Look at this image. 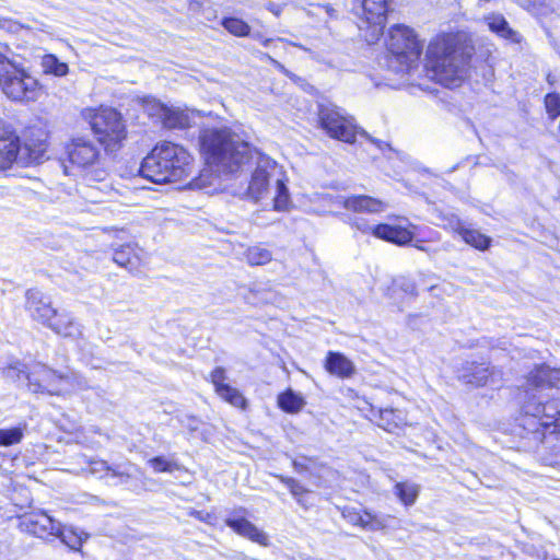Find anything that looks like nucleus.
<instances>
[{
  "instance_id": "1",
  "label": "nucleus",
  "mask_w": 560,
  "mask_h": 560,
  "mask_svg": "<svg viewBox=\"0 0 560 560\" xmlns=\"http://www.w3.org/2000/svg\"><path fill=\"white\" fill-rule=\"evenodd\" d=\"M524 387L517 434L537 446L550 428L560 427V369L536 368Z\"/></svg>"
},
{
  "instance_id": "2",
  "label": "nucleus",
  "mask_w": 560,
  "mask_h": 560,
  "mask_svg": "<svg viewBox=\"0 0 560 560\" xmlns=\"http://www.w3.org/2000/svg\"><path fill=\"white\" fill-rule=\"evenodd\" d=\"M472 50L459 35L438 36L427 48V75L446 88L460 85L467 75Z\"/></svg>"
},
{
  "instance_id": "3",
  "label": "nucleus",
  "mask_w": 560,
  "mask_h": 560,
  "mask_svg": "<svg viewBox=\"0 0 560 560\" xmlns=\"http://www.w3.org/2000/svg\"><path fill=\"white\" fill-rule=\"evenodd\" d=\"M201 153L219 172L234 173L253 160V149L228 128L205 129L200 135Z\"/></svg>"
},
{
  "instance_id": "4",
  "label": "nucleus",
  "mask_w": 560,
  "mask_h": 560,
  "mask_svg": "<svg viewBox=\"0 0 560 560\" xmlns=\"http://www.w3.org/2000/svg\"><path fill=\"white\" fill-rule=\"evenodd\" d=\"M254 159L256 160V167L248 184L247 195L258 201L268 192L270 184L275 183L273 208L278 211L287 210L290 205V195L284 183L282 168L276 161L257 150L253 151Z\"/></svg>"
},
{
  "instance_id": "5",
  "label": "nucleus",
  "mask_w": 560,
  "mask_h": 560,
  "mask_svg": "<svg viewBox=\"0 0 560 560\" xmlns=\"http://www.w3.org/2000/svg\"><path fill=\"white\" fill-rule=\"evenodd\" d=\"M388 67L396 73L408 72L417 63L422 46L411 28L394 25L387 40Z\"/></svg>"
},
{
  "instance_id": "6",
  "label": "nucleus",
  "mask_w": 560,
  "mask_h": 560,
  "mask_svg": "<svg viewBox=\"0 0 560 560\" xmlns=\"http://www.w3.org/2000/svg\"><path fill=\"white\" fill-rule=\"evenodd\" d=\"M84 117L98 142L107 150L118 148L127 137L126 124L121 114L112 107H101L93 113L88 109L84 112Z\"/></svg>"
},
{
  "instance_id": "7",
  "label": "nucleus",
  "mask_w": 560,
  "mask_h": 560,
  "mask_svg": "<svg viewBox=\"0 0 560 560\" xmlns=\"http://www.w3.org/2000/svg\"><path fill=\"white\" fill-rule=\"evenodd\" d=\"M0 88L13 101H31L35 96V79L1 51Z\"/></svg>"
},
{
  "instance_id": "8",
  "label": "nucleus",
  "mask_w": 560,
  "mask_h": 560,
  "mask_svg": "<svg viewBox=\"0 0 560 560\" xmlns=\"http://www.w3.org/2000/svg\"><path fill=\"white\" fill-rule=\"evenodd\" d=\"M177 158V162L186 159V150L172 142H163L155 145L149 155H147L139 168V174L154 184L170 183L171 174L168 173L167 163L171 159Z\"/></svg>"
},
{
  "instance_id": "9",
  "label": "nucleus",
  "mask_w": 560,
  "mask_h": 560,
  "mask_svg": "<svg viewBox=\"0 0 560 560\" xmlns=\"http://www.w3.org/2000/svg\"><path fill=\"white\" fill-rule=\"evenodd\" d=\"M34 161L32 149H22L19 137L0 119V170L9 168L13 163L28 166Z\"/></svg>"
},
{
  "instance_id": "10",
  "label": "nucleus",
  "mask_w": 560,
  "mask_h": 560,
  "mask_svg": "<svg viewBox=\"0 0 560 560\" xmlns=\"http://www.w3.org/2000/svg\"><path fill=\"white\" fill-rule=\"evenodd\" d=\"M353 13L360 19L359 27L371 28V38L377 40L386 22V0H354Z\"/></svg>"
},
{
  "instance_id": "11",
  "label": "nucleus",
  "mask_w": 560,
  "mask_h": 560,
  "mask_svg": "<svg viewBox=\"0 0 560 560\" xmlns=\"http://www.w3.org/2000/svg\"><path fill=\"white\" fill-rule=\"evenodd\" d=\"M318 117L320 127L329 137L347 143H353L355 141V126L352 119L346 117L339 108L334 106H320Z\"/></svg>"
},
{
  "instance_id": "12",
  "label": "nucleus",
  "mask_w": 560,
  "mask_h": 560,
  "mask_svg": "<svg viewBox=\"0 0 560 560\" xmlns=\"http://www.w3.org/2000/svg\"><path fill=\"white\" fill-rule=\"evenodd\" d=\"M85 382L80 376L71 374H59L46 365L37 368V393L46 390L48 394L68 393L75 388L82 389Z\"/></svg>"
},
{
  "instance_id": "13",
  "label": "nucleus",
  "mask_w": 560,
  "mask_h": 560,
  "mask_svg": "<svg viewBox=\"0 0 560 560\" xmlns=\"http://www.w3.org/2000/svg\"><path fill=\"white\" fill-rule=\"evenodd\" d=\"M37 319L48 326L57 335L77 339L82 335L80 325L66 313H58L50 305L37 307Z\"/></svg>"
},
{
  "instance_id": "14",
  "label": "nucleus",
  "mask_w": 560,
  "mask_h": 560,
  "mask_svg": "<svg viewBox=\"0 0 560 560\" xmlns=\"http://www.w3.org/2000/svg\"><path fill=\"white\" fill-rule=\"evenodd\" d=\"M69 162L78 167L85 168L94 165L100 159L98 147L90 139L73 138L66 147Z\"/></svg>"
},
{
  "instance_id": "15",
  "label": "nucleus",
  "mask_w": 560,
  "mask_h": 560,
  "mask_svg": "<svg viewBox=\"0 0 560 560\" xmlns=\"http://www.w3.org/2000/svg\"><path fill=\"white\" fill-rule=\"evenodd\" d=\"M135 466L130 462L109 465L103 459H91L89 462L88 471L97 476L100 479L110 477L117 481L114 485H122L128 482L132 477L131 468Z\"/></svg>"
},
{
  "instance_id": "16",
  "label": "nucleus",
  "mask_w": 560,
  "mask_h": 560,
  "mask_svg": "<svg viewBox=\"0 0 560 560\" xmlns=\"http://www.w3.org/2000/svg\"><path fill=\"white\" fill-rule=\"evenodd\" d=\"M501 373L495 371L492 366L486 364H475L471 363L464 369V372L460 375V378L466 383L474 386H485L495 383L494 378L500 376Z\"/></svg>"
},
{
  "instance_id": "17",
  "label": "nucleus",
  "mask_w": 560,
  "mask_h": 560,
  "mask_svg": "<svg viewBox=\"0 0 560 560\" xmlns=\"http://www.w3.org/2000/svg\"><path fill=\"white\" fill-rule=\"evenodd\" d=\"M340 203L354 212L378 213L386 209V203L365 195L340 198Z\"/></svg>"
},
{
  "instance_id": "18",
  "label": "nucleus",
  "mask_w": 560,
  "mask_h": 560,
  "mask_svg": "<svg viewBox=\"0 0 560 560\" xmlns=\"http://www.w3.org/2000/svg\"><path fill=\"white\" fill-rule=\"evenodd\" d=\"M225 524L238 535L248 538L252 541L258 542L262 546L268 545V536L261 532L257 526L244 517H230L225 520Z\"/></svg>"
},
{
  "instance_id": "19",
  "label": "nucleus",
  "mask_w": 560,
  "mask_h": 560,
  "mask_svg": "<svg viewBox=\"0 0 560 560\" xmlns=\"http://www.w3.org/2000/svg\"><path fill=\"white\" fill-rule=\"evenodd\" d=\"M141 249L131 244L121 245L113 254V260L129 272L138 271L141 266Z\"/></svg>"
},
{
  "instance_id": "20",
  "label": "nucleus",
  "mask_w": 560,
  "mask_h": 560,
  "mask_svg": "<svg viewBox=\"0 0 560 560\" xmlns=\"http://www.w3.org/2000/svg\"><path fill=\"white\" fill-rule=\"evenodd\" d=\"M325 369L340 378H349L354 372V364L340 352L329 351L325 360Z\"/></svg>"
},
{
  "instance_id": "21",
  "label": "nucleus",
  "mask_w": 560,
  "mask_h": 560,
  "mask_svg": "<svg viewBox=\"0 0 560 560\" xmlns=\"http://www.w3.org/2000/svg\"><path fill=\"white\" fill-rule=\"evenodd\" d=\"M373 235L398 245H406L413 238V235L409 230L389 224H378L374 226Z\"/></svg>"
},
{
  "instance_id": "22",
  "label": "nucleus",
  "mask_w": 560,
  "mask_h": 560,
  "mask_svg": "<svg viewBox=\"0 0 560 560\" xmlns=\"http://www.w3.org/2000/svg\"><path fill=\"white\" fill-rule=\"evenodd\" d=\"M377 425L387 432H395L406 423V415L402 410L394 408L378 409Z\"/></svg>"
},
{
  "instance_id": "23",
  "label": "nucleus",
  "mask_w": 560,
  "mask_h": 560,
  "mask_svg": "<svg viewBox=\"0 0 560 560\" xmlns=\"http://www.w3.org/2000/svg\"><path fill=\"white\" fill-rule=\"evenodd\" d=\"M191 119L192 117L188 110L167 106L161 122L167 129H185L190 127Z\"/></svg>"
},
{
  "instance_id": "24",
  "label": "nucleus",
  "mask_w": 560,
  "mask_h": 560,
  "mask_svg": "<svg viewBox=\"0 0 560 560\" xmlns=\"http://www.w3.org/2000/svg\"><path fill=\"white\" fill-rule=\"evenodd\" d=\"M485 20L489 28L502 38L510 39L514 43H520L522 40V36L510 27L508 21L502 14H490L486 16Z\"/></svg>"
},
{
  "instance_id": "25",
  "label": "nucleus",
  "mask_w": 560,
  "mask_h": 560,
  "mask_svg": "<svg viewBox=\"0 0 560 560\" xmlns=\"http://www.w3.org/2000/svg\"><path fill=\"white\" fill-rule=\"evenodd\" d=\"M57 538H59L62 544L69 547V549L79 551L81 553V558H83L81 547L89 539V534L79 528L61 526Z\"/></svg>"
},
{
  "instance_id": "26",
  "label": "nucleus",
  "mask_w": 560,
  "mask_h": 560,
  "mask_svg": "<svg viewBox=\"0 0 560 560\" xmlns=\"http://www.w3.org/2000/svg\"><path fill=\"white\" fill-rule=\"evenodd\" d=\"M61 528L60 522L56 521L52 516L47 514L44 510H37V538L49 539L50 537L57 538Z\"/></svg>"
},
{
  "instance_id": "27",
  "label": "nucleus",
  "mask_w": 560,
  "mask_h": 560,
  "mask_svg": "<svg viewBox=\"0 0 560 560\" xmlns=\"http://www.w3.org/2000/svg\"><path fill=\"white\" fill-rule=\"evenodd\" d=\"M305 405L306 401L304 397L291 388L287 389L278 396V406L288 413H298L304 408Z\"/></svg>"
},
{
  "instance_id": "28",
  "label": "nucleus",
  "mask_w": 560,
  "mask_h": 560,
  "mask_svg": "<svg viewBox=\"0 0 560 560\" xmlns=\"http://www.w3.org/2000/svg\"><path fill=\"white\" fill-rule=\"evenodd\" d=\"M182 162H177V158L171 159L167 163L168 173L171 174L170 183L179 182L190 176L192 172L191 156L186 151V159Z\"/></svg>"
},
{
  "instance_id": "29",
  "label": "nucleus",
  "mask_w": 560,
  "mask_h": 560,
  "mask_svg": "<svg viewBox=\"0 0 560 560\" xmlns=\"http://www.w3.org/2000/svg\"><path fill=\"white\" fill-rule=\"evenodd\" d=\"M342 515L348 520V522L352 523L353 525H359L362 528L377 530L382 527V523L369 512L360 514L359 512L352 510H345Z\"/></svg>"
},
{
  "instance_id": "30",
  "label": "nucleus",
  "mask_w": 560,
  "mask_h": 560,
  "mask_svg": "<svg viewBox=\"0 0 560 560\" xmlns=\"http://www.w3.org/2000/svg\"><path fill=\"white\" fill-rule=\"evenodd\" d=\"M244 256L250 266H262L272 260V253L262 244L249 246Z\"/></svg>"
},
{
  "instance_id": "31",
  "label": "nucleus",
  "mask_w": 560,
  "mask_h": 560,
  "mask_svg": "<svg viewBox=\"0 0 560 560\" xmlns=\"http://www.w3.org/2000/svg\"><path fill=\"white\" fill-rule=\"evenodd\" d=\"M462 240L475 247L479 250H486L491 245V238L485 234H482L480 231L467 228L465 231H462Z\"/></svg>"
},
{
  "instance_id": "32",
  "label": "nucleus",
  "mask_w": 560,
  "mask_h": 560,
  "mask_svg": "<svg viewBox=\"0 0 560 560\" xmlns=\"http://www.w3.org/2000/svg\"><path fill=\"white\" fill-rule=\"evenodd\" d=\"M40 65L44 73L62 77L69 72L68 65L66 62H61L55 55L51 54L43 56Z\"/></svg>"
},
{
  "instance_id": "33",
  "label": "nucleus",
  "mask_w": 560,
  "mask_h": 560,
  "mask_svg": "<svg viewBox=\"0 0 560 560\" xmlns=\"http://www.w3.org/2000/svg\"><path fill=\"white\" fill-rule=\"evenodd\" d=\"M394 492L405 505H412L419 494V487L410 482H397Z\"/></svg>"
},
{
  "instance_id": "34",
  "label": "nucleus",
  "mask_w": 560,
  "mask_h": 560,
  "mask_svg": "<svg viewBox=\"0 0 560 560\" xmlns=\"http://www.w3.org/2000/svg\"><path fill=\"white\" fill-rule=\"evenodd\" d=\"M217 394L222 399H224L225 401H228L229 404H231L234 407L242 408V409H244L246 407V399L241 394V392L238 389L230 386L229 384H226L223 387H220L219 390L217 392Z\"/></svg>"
},
{
  "instance_id": "35",
  "label": "nucleus",
  "mask_w": 560,
  "mask_h": 560,
  "mask_svg": "<svg viewBox=\"0 0 560 560\" xmlns=\"http://www.w3.org/2000/svg\"><path fill=\"white\" fill-rule=\"evenodd\" d=\"M223 27L231 34L235 36H247L249 35L250 27L249 25L241 19L237 18H225L222 21Z\"/></svg>"
},
{
  "instance_id": "36",
  "label": "nucleus",
  "mask_w": 560,
  "mask_h": 560,
  "mask_svg": "<svg viewBox=\"0 0 560 560\" xmlns=\"http://www.w3.org/2000/svg\"><path fill=\"white\" fill-rule=\"evenodd\" d=\"M277 477L283 485H285L289 488L291 494L295 498L296 502L300 505L305 506L302 500V495L307 493L308 489H306L303 485H301L296 479L292 477H287L283 475H279Z\"/></svg>"
},
{
  "instance_id": "37",
  "label": "nucleus",
  "mask_w": 560,
  "mask_h": 560,
  "mask_svg": "<svg viewBox=\"0 0 560 560\" xmlns=\"http://www.w3.org/2000/svg\"><path fill=\"white\" fill-rule=\"evenodd\" d=\"M167 105L161 103L156 98L145 97L143 100V109L144 112L152 118H156L162 121L163 116L165 115V109Z\"/></svg>"
},
{
  "instance_id": "38",
  "label": "nucleus",
  "mask_w": 560,
  "mask_h": 560,
  "mask_svg": "<svg viewBox=\"0 0 560 560\" xmlns=\"http://www.w3.org/2000/svg\"><path fill=\"white\" fill-rule=\"evenodd\" d=\"M148 464L155 472H172L178 470L180 467L176 462L167 460L163 456H156L148 460Z\"/></svg>"
},
{
  "instance_id": "39",
  "label": "nucleus",
  "mask_w": 560,
  "mask_h": 560,
  "mask_svg": "<svg viewBox=\"0 0 560 560\" xmlns=\"http://www.w3.org/2000/svg\"><path fill=\"white\" fill-rule=\"evenodd\" d=\"M23 438L22 430L20 428L0 429V445L10 446L19 443Z\"/></svg>"
},
{
  "instance_id": "40",
  "label": "nucleus",
  "mask_w": 560,
  "mask_h": 560,
  "mask_svg": "<svg viewBox=\"0 0 560 560\" xmlns=\"http://www.w3.org/2000/svg\"><path fill=\"white\" fill-rule=\"evenodd\" d=\"M545 107L550 119L555 120L560 116V94L553 92L545 96Z\"/></svg>"
},
{
  "instance_id": "41",
  "label": "nucleus",
  "mask_w": 560,
  "mask_h": 560,
  "mask_svg": "<svg viewBox=\"0 0 560 560\" xmlns=\"http://www.w3.org/2000/svg\"><path fill=\"white\" fill-rule=\"evenodd\" d=\"M393 284L395 288L399 289L400 291H402L404 293H406L408 295H411V296L418 295L417 284H416L415 280L409 277L399 276L393 281Z\"/></svg>"
},
{
  "instance_id": "42",
  "label": "nucleus",
  "mask_w": 560,
  "mask_h": 560,
  "mask_svg": "<svg viewBox=\"0 0 560 560\" xmlns=\"http://www.w3.org/2000/svg\"><path fill=\"white\" fill-rule=\"evenodd\" d=\"M16 526L22 533L34 534L35 514L25 512L22 515H19Z\"/></svg>"
},
{
  "instance_id": "43",
  "label": "nucleus",
  "mask_w": 560,
  "mask_h": 560,
  "mask_svg": "<svg viewBox=\"0 0 560 560\" xmlns=\"http://www.w3.org/2000/svg\"><path fill=\"white\" fill-rule=\"evenodd\" d=\"M210 377H211L212 384L215 387V392H218L220 387H223L226 385L225 384V380H226L225 370L221 366L215 368L211 372Z\"/></svg>"
},
{
  "instance_id": "44",
  "label": "nucleus",
  "mask_w": 560,
  "mask_h": 560,
  "mask_svg": "<svg viewBox=\"0 0 560 560\" xmlns=\"http://www.w3.org/2000/svg\"><path fill=\"white\" fill-rule=\"evenodd\" d=\"M0 28L10 33H19L23 28V25L11 19H0Z\"/></svg>"
},
{
  "instance_id": "45",
  "label": "nucleus",
  "mask_w": 560,
  "mask_h": 560,
  "mask_svg": "<svg viewBox=\"0 0 560 560\" xmlns=\"http://www.w3.org/2000/svg\"><path fill=\"white\" fill-rule=\"evenodd\" d=\"M23 491H26V490L25 489H15L14 493H13V498H12L14 501V504L16 506H19L21 510H24L25 508H31L32 502H33V499L31 498V495H27L25 498V500L20 501L19 497L22 495ZM28 494H31V493L28 492Z\"/></svg>"
},
{
  "instance_id": "46",
  "label": "nucleus",
  "mask_w": 560,
  "mask_h": 560,
  "mask_svg": "<svg viewBox=\"0 0 560 560\" xmlns=\"http://www.w3.org/2000/svg\"><path fill=\"white\" fill-rule=\"evenodd\" d=\"M180 423L186 427L190 432H195L199 429L200 420L194 416L185 415L180 418Z\"/></svg>"
},
{
  "instance_id": "47",
  "label": "nucleus",
  "mask_w": 560,
  "mask_h": 560,
  "mask_svg": "<svg viewBox=\"0 0 560 560\" xmlns=\"http://www.w3.org/2000/svg\"><path fill=\"white\" fill-rule=\"evenodd\" d=\"M360 136L369 139L372 143H374L376 145L377 149H380L381 151H389L390 153H396V151L390 147L389 143L387 142H384L382 140H376V139H373L371 138L364 130L360 131L359 132Z\"/></svg>"
},
{
  "instance_id": "48",
  "label": "nucleus",
  "mask_w": 560,
  "mask_h": 560,
  "mask_svg": "<svg viewBox=\"0 0 560 560\" xmlns=\"http://www.w3.org/2000/svg\"><path fill=\"white\" fill-rule=\"evenodd\" d=\"M308 462H311L310 458H307L305 456H301V457L293 459L292 465H293L294 470L298 474H303V472L308 471V465H307Z\"/></svg>"
},
{
  "instance_id": "49",
  "label": "nucleus",
  "mask_w": 560,
  "mask_h": 560,
  "mask_svg": "<svg viewBox=\"0 0 560 560\" xmlns=\"http://www.w3.org/2000/svg\"><path fill=\"white\" fill-rule=\"evenodd\" d=\"M189 515H191V516L196 517L197 520L205 522L207 524H211L212 520H213V515L211 513L203 512V511L192 510V511H190Z\"/></svg>"
},
{
  "instance_id": "50",
  "label": "nucleus",
  "mask_w": 560,
  "mask_h": 560,
  "mask_svg": "<svg viewBox=\"0 0 560 560\" xmlns=\"http://www.w3.org/2000/svg\"><path fill=\"white\" fill-rule=\"evenodd\" d=\"M448 226L454 233L458 234L460 237L462 231H465L467 229V226H465V224L457 218L451 219L448 221Z\"/></svg>"
},
{
  "instance_id": "51",
  "label": "nucleus",
  "mask_w": 560,
  "mask_h": 560,
  "mask_svg": "<svg viewBox=\"0 0 560 560\" xmlns=\"http://www.w3.org/2000/svg\"><path fill=\"white\" fill-rule=\"evenodd\" d=\"M354 225L357 226L358 230L364 232V233H372L373 234V229L372 226H370L368 223L363 222L362 220H357L354 222Z\"/></svg>"
},
{
  "instance_id": "52",
  "label": "nucleus",
  "mask_w": 560,
  "mask_h": 560,
  "mask_svg": "<svg viewBox=\"0 0 560 560\" xmlns=\"http://www.w3.org/2000/svg\"><path fill=\"white\" fill-rule=\"evenodd\" d=\"M44 142H45V140H42V139L39 138V135L37 133V155H36L37 164L39 163V160L42 159L43 153H44V151H45V149H44V148H42V147H43V144H44Z\"/></svg>"
},
{
  "instance_id": "53",
  "label": "nucleus",
  "mask_w": 560,
  "mask_h": 560,
  "mask_svg": "<svg viewBox=\"0 0 560 560\" xmlns=\"http://www.w3.org/2000/svg\"><path fill=\"white\" fill-rule=\"evenodd\" d=\"M271 61L283 73L289 74V71L280 62H278L277 60H273V59H271Z\"/></svg>"
},
{
  "instance_id": "54",
  "label": "nucleus",
  "mask_w": 560,
  "mask_h": 560,
  "mask_svg": "<svg viewBox=\"0 0 560 560\" xmlns=\"http://www.w3.org/2000/svg\"><path fill=\"white\" fill-rule=\"evenodd\" d=\"M63 429H65V431L72 432V431L77 430V424L72 423L69 428H63Z\"/></svg>"
},
{
  "instance_id": "55",
  "label": "nucleus",
  "mask_w": 560,
  "mask_h": 560,
  "mask_svg": "<svg viewBox=\"0 0 560 560\" xmlns=\"http://www.w3.org/2000/svg\"><path fill=\"white\" fill-rule=\"evenodd\" d=\"M416 248L420 249V250H423V252H427L428 249L425 247H423V245H415Z\"/></svg>"
},
{
  "instance_id": "56",
  "label": "nucleus",
  "mask_w": 560,
  "mask_h": 560,
  "mask_svg": "<svg viewBox=\"0 0 560 560\" xmlns=\"http://www.w3.org/2000/svg\"><path fill=\"white\" fill-rule=\"evenodd\" d=\"M270 42H271V39H265V40H262V45H264V46H268V44H269Z\"/></svg>"
},
{
  "instance_id": "57",
  "label": "nucleus",
  "mask_w": 560,
  "mask_h": 560,
  "mask_svg": "<svg viewBox=\"0 0 560 560\" xmlns=\"http://www.w3.org/2000/svg\"><path fill=\"white\" fill-rule=\"evenodd\" d=\"M65 168V174H68V166H63Z\"/></svg>"
}]
</instances>
